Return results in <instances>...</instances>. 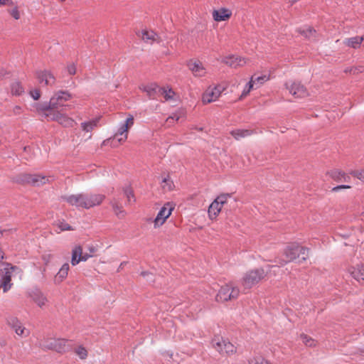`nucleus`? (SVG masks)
I'll use <instances>...</instances> for the list:
<instances>
[{"label": "nucleus", "instance_id": "obj_37", "mask_svg": "<svg viewBox=\"0 0 364 364\" xmlns=\"http://www.w3.org/2000/svg\"><path fill=\"white\" fill-rule=\"evenodd\" d=\"M221 208L219 206H208V213L210 220H214L220 213Z\"/></svg>", "mask_w": 364, "mask_h": 364}, {"label": "nucleus", "instance_id": "obj_21", "mask_svg": "<svg viewBox=\"0 0 364 364\" xmlns=\"http://www.w3.org/2000/svg\"><path fill=\"white\" fill-rule=\"evenodd\" d=\"M140 89L146 93L149 99L155 100L160 96V90L161 89V87L158 86L156 84L153 83L147 85H144L141 87Z\"/></svg>", "mask_w": 364, "mask_h": 364}, {"label": "nucleus", "instance_id": "obj_60", "mask_svg": "<svg viewBox=\"0 0 364 364\" xmlns=\"http://www.w3.org/2000/svg\"><path fill=\"white\" fill-rule=\"evenodd\" d=\"M165 205H170V203H166Z\"/></svg>", "mask_w": 364, "mask_h": 364}, {"label": "nucleus", "instance_id": "obj_53", "mask_svg": "<svg viewBox=\"0 0 364 364\" xmlns=\"http://www.w3.org/2000/svg\"><path fill=\"white\" fill-rule=\"evenodd\" d=\"M8 75L9 73L6 70L3 68L0 69V80L4 79Z\"/></svg>", "mask_w": 364, "mask_h": 364}, {"label": "nucleus", "instance_id": "obj_56", "mask_svg": "<svg viewBox=\"0 0 364 364\" xmlns=\"http://www.w3.org/2000/svg\"><path fill=\"white\" fill-rule=\"evenodd\" d=\"M260 364H272V363L270 362H269L268 360L263 358V360H261Z\"/></svg>", "mask_w": 364, "mask_h": 364}, {"label": "nucleus", "instance_id": "obj_35", "mask_svg": "<svg viewBox=\"0 0 364 364\" xmlns=\"http://www.w3.org/2000/svg\"><path fill=\"white\" fill-rule=\"evenodd\" d=\"M74 352L81 360H85L88 356L87 350L82 346H77L75 348Z\"/></svg>", "mask_w": 364, "mask_h": 364}, {"label": "nucleus", "instance_id": "obj_49", "mask_svg": "<svg viewBox=\"0 0 364 364\" xmlns=\"http://www.w3.org/2000/svg\"><path fill=\"white\" fill-rule=\"evenodd\" d=\"M67 70L70 75H75L76 73L75 65L74 64L68 65L67 67Z\"/></svg>", "mask_w": 364, "mask_h": 364}, {"label": "nucleus", "instance_id": "obj_13", "mask_svg": "<svg viewBox=\"0 0 364 364\" xmlns=\"http://www.w3.org/2000/svg\"><path fill=\"white\" fill-rule=\"evenodd\" d=\"M134 124V117L129 115L125 122L121 125L118 131L114 135V139H117L119 143L124 142L128 136L129 129Z\"/></svg>", "mask_w": 364, "mask_h": 364}, {"label": "nucleus", "instance_id": "obj_8", "mask_svg": "<svg viewBox=\"0 0 364 364\" xmlns=\"http://www.w3.org/2000/svg\"><path fill=\"white\" fill-rule=\"evenodd\" d=\"M14 181L22 184H31L35 186H40L49 182V178L37 174L21 173L18 175Z\"/></svg>", "mask_w": 364, "mask_h": 364}, {"label": "nucleus", "instance_id": "obj_10", "mask_svg": "<svg viewBox=\"0 0 364 364\" xmlns=\"http://www.w3.org/2000/svg\"><path fill=\"white\" fill-rule=\"evenodd\" d=\"M6 323L20 338H27L31 333L30 330L26 328L22 322L15 316L7 317Z\"/></svg>", "mask_w": 364, "mask_h": 364}, {"label": "nucleus", "instance_id": "obj_28", "mask_svg": "<svg viewBox=\"0 0 364 364\" xmlns=\"http://www.w3.org/2000/svg\"><path fill=\"white\" fill-rule=\"evenodd\" d=\"M230 133L236 140H240L242 138L250 136L256 132L251 129H237L232 130Z\"/></svg>", "mask_w": 364, "mask_h": 364}, {"label": "nucleus", "instance_id": "obj_11", "mask_svg": "<svg viewBox=\"0 0 364 364\" xmlns=\"http://www.w3.org/2000/svg\"><path fill=\"white\" fill-rule=\"evenodd\" d=\"M285 87L295 98H304L309 95L306 87L300 82L289 81L285 83Z\"/></svg>", "mask_w": 364, "mask_h": 364}, {"label": "nucleus", "instance_id": "obj_17", "mask_svg": "<svg viewBox=\"0 0 364 364\" xmlns=\"http://www.w3.org/2000/svg\"><path fill=\"white\" fill-rule=\"evenodd\" d=\"M188 67L195 77H203L206 74L205 68L198 60H191L188 63Z\"/></svg>", "mask_w": 364, "mask_h": 364}, {"label": "nucleus", "instance_id": "obj_7", "mask_svg": "<svg viewBox=\"0 0 364 364\" xmlns=\"http://www.w3.org/2000/svg\"><path fill=\"white\" fill-rule=\"evenodd\" d=\"M211 344L213 348L221 355H231L236 352L235 346L219 335L213 338Z\"/></svg>", "mask_w": 364, "mask_h": 364}, {"label": "nucleus", "instance_id": "obj_38", "mask_svg": "<svg viewBox=\"0 0 364 364\" xmlns=\"http://www.w3.org/2000/svg\"><path fill=\"white\" fill-rule=\"evenodd\" d=\"M160 90V96L164 97L166 100H172L175 95V92L171 88L166 89L165 87H161Z\"/></svg>", "mask_w": 364, "mask_h": 364}, {"label": "nucleus", "instance_id": "obj_29", "mask_svg": "<svg viewBox=\"0 0 364 364\" xmlns=\"http://www.w3.org/2000/svg\"><path fill=\"white\" fill-rule=\"evenodd\" d=\"M100 118H94L81 123V129L85 132H91L98 127Z\"/></svg>", "mask_w": 364, "mask_h": 364}, {"label": "nucleus", "instance_id": "obj_45", "mask_svg": "<svg viewBox=\"0 0 364 364\" xmlns=\"http://www.w3.org/2000/svg\"><path fill=\"white\" fill-rule=\"evenodd\" d=\"M267 80H268V77H267V75H262V76H259L257 77H254V80H255V85H257V87H258L259 86L262 85Z\"/></svg>", "mask_w": 364, "mask_h": 364}, {"label": "nucleus", "instance_id": "obj_23", "mask_svg": "<svg viewBox=\"0 0 364 364\" xmlns=\"http://www.w3.org/2000/svg\"><path fill=\"white\" fill-rule=\"evenodd\" d=\"M327 174L334 181L336 182L341 183V182H350V177L346 174L345 172L334 169L328 171Z\"/></svg>", "mask_w": 364, "mask_h": 364}, {"label": "nucleus", "instance_id": "obj_61", "mask_svg": "<svg viewBox=\"0 0 364 364\" xmlns=\"http://www.w3.org/2000/svg\"><path fill=\"white\" fill-rule=\"evenodd\" d=\"M362 353H364V348L362 350Z\"/></svg>", "mask_w": 364, "mask_h": 364}, {"label": "nucleus", "instance_id": "obj_20", "mask_svg": "<svg viewBox=\"0 0 364 364\" xmlns=\"http://www.w3.org/2000/svg\"><path fill=\"white\" fill-rule=\"evenodd\" d=\"M222 62L233 68L242 67L247 63L245 58H242L235 55L226 56L223 59Z\"/></svg>", "mask_w": 364, "mask_h": 364}, {"label": "nucleus", "instance_id": "obj_31", "mask_svg": "<svg viewBox=\"0 0 364 364\" xmlns=\"http://www.w3.org/2000/svg\"><path fill=\"white\" fill-rule=\"evenodd\" d=\"M299 338L302 341L303 344L306 347L314 348L318 344V341L316 340L305 333H301Z\"/></svg>", "mask_w": 364, "mask_h": 364}, {"label": "nucleus", "instance_id": "obj_39", "mask_svg": "<svg viewBox=\"0 0 364 364\" xmlns=\"http://www.w3.org/2000/svg\"><path fill=\"white\" fill-rule=\"evenodd\" d=\"M87 250L88 251V252H85V255L87 256V259L90 257H94L95 255H96L97 252H98V247L97 245H89L87 247Z\"/></svg>", "mask_w": 364, "mask_h": 364}, {"label": "nucleus", "instance_id": "obj_34", "mask_svg": "<svg viewBox=\"0 0 364 364\" xmlns=\"http://www.w3.org/2000/svg\"><path fill=\"white\" fill-rule=\"evenodd\" d=\"M24 92V89L19 82H14L11 85V92L13 95L19 96Z\"/></svg>", "mask_w": 364, "mask_h": 364}, {"label": "nucleus", "instance_id": "obj_32", "mask_svg": "<svg viewBox=\"0 0 364 364\" xmlns=\"http://www.w3.org/2000/svg\"><path fill=\"white\" fill-rule=\"evenodd\" d=\"M174 187V183L168 175L163 178L161 182V188L164 192L171 191L173 190Z\"/></svg>", "mask_w": 364, "mask_h": 364}, {"label": "nucleus", "instance_id": "obj_3", "mask_svg": "<svg viewBox=\"0 0 364 364\" xmlns=\"http://www.w3.org/2000/svg\"><path fill=\"white\" fill-rule=\"evenodd\" d=\"M40 346L43 350H53L60 354L70 349L68 341L61 338H45L41 341Z\"/></svg>", "mask_w": 364, "mask_h": 364}, {"label": "nucleus", "instance_id": "obj_1", "mask_svg": "<svg viewBox=\"0 0 364 364\" xmlns=\"http://www.w3.org/2000/svg\"><path fill=\"white\" fill-rule=\"evenodd\" d=\"M71 95L65 91H58L55 92L50 99L48 103H36L33 105L35 110L41 116L45 115L46 112H58V109L67 107L65 102L70 100Z\"/></svg>", "mask_w": 364, "mask_h": 364}, {"label": "nucleus", "instance_id": "obj_41", "mask_svg": "<svg viewBox=\"0 0 364 364\" xmlns=\"http://www.w3.org/2000/svg\"><path fill=\"white\" fill-rule=\"evenodd\" d=\"M113 212L119 218H124L126 215L123 206H113Z\"/></svg>", "mask_w": 364, "mask_h": 364}, {"label": "nucleus", "instance_id": "obj_43", "mask_svg": "<svg viewBox=\"0 0 364 364\" xmlns=\"http://www.w3.org/2000/svg\"><path fill=\"white\" fill-rule=\"evenodd\" d=\"M350 174L356 177L359 180L364 181V170L351 171Z\"/></svg>", "mask_w": 364, "mask_h": 364}, {"label": "nucleus", "instance_id": "obj_51", "mask_svg": "<svg viewBox=\"0 0 364 364\" xmlns=\"http://www.w3.org/2000/svg\"><path fill=\"white\" fill-rule=\"evenodd\" d=\"M12 112L14 115H19L22 113V107L21 106L16 105L14 107Z\"/></svg>", "mask_w": 364, "mask_h": 364}, {"label": "nucleus", "instance_id": "obj_52", "mask_svg": "<svg viewBox=\"0 0 364 364\" xmlns=\"http://www.w3.org/2000/svg\"><path fill=\"white\" fill-rule=\"evenodd\" d=\"M6 5L13 6L14 2L11 0H0V6Z\"/></svg>", "mask_w": 364, "mask_h": 364}, {"label": "nucleus", "instance_id": "obj_58", "mask_svg": "<svg viewBox=\"0 0 364 364\" xmlns=\"http://www.w3.org/2000/svg\"><path fill=\"white\" fill-rule=\"evenodd\" d=\"M141 274H142L143 276H145L146 274H147V273H145V272H142V273H141Z\"/></svg>", "mask_w": 364, "mask_h": 364}, {"label": "nucleus", "instance_id": "obj_9", "mask_svg": "<svg viewBox=\"0 0 364 364\" xmlns=\"http://www.w3.org/2000/svg\"><path fill=\"white\" fill-rule=\"evenodd\" d=\"M42 117L46 118L48 120L57 122L64 127H73L76 124L73 118L63 113L62 111L46 112V114Z\"/></svg>", "mask_w": 364, "mask_h": 364}, {"label": "nucleus", "instance_id": "obj_19", "mask_svg": "<svg viewBox=\"0 0 364 364\" xmlns=\"http://www.w3.org/2000/svg\"><path fill=\"white\" fill-rule=\"evenodd\" d=\"M137 35L146 43L153 44L155 42H161V38L159 35L151 30H143L141 32H139Z\"/></svg>", "mask_w": 364, "mask_h": 364}, {"label": "nucleus", "instance_id": "obj_14", "mask_svg": "<svg viewBox=\"0 0 364 364\" xmlns=\"http://www.w3.org/2000/svg\"><path fill=\"white\" fill-rule=\"evenodd\" d=\"M225 87L220 85L209 87L203 95L202 100L204 104L210 103L217 100Z\"/></svg>", "mask_w": 364, "mask_h": 364}, {"label": "nucleus", "instance_id": "obj_6", "mask_svg": "<svg viewBox=\"0 0 364 364\" xmlns=\"http://www.w3.org/2000/svg\"><path fill=\"white\" fill-rule=\"evenodd\" d=\"M240 295V289L232 283L222 286L216 295L218 302H226L237 299Z\"/></svg>", "mask_w": 364, "mask_h": 364}, {"label": "nucleus", "instance_id": "obj_40", "mask_svg": "<svg viewBox=\"0 0 364 364\" xmlns=\"http://www.w3.org/2000/svg\"><path fill=\"white\" fill-rule=\"evenodd\" d=\"M57 227L59 230H56L57 233H60L62 231L66 230H73L74 228H72L68 223L64 222H60L57 224Z\"/></svg>", "mask_w": 364, "mask_h": 364}, {"label": "nucleus", "instance_id": "obj_16", "mask_svg": "<svg viewBox=\"0 0 364 364\" xmlns=\"http://www.w3.org/2000/svg\"><path fill=\"white\" fill-rule=\"evenodd\" d=\"M173 210V207H170L167 208L166 206H163L159 212L158 213L156 217L154 220V225L155 228H158L163 225L166 220L171 215V213Z\"/></svg>", "mask_w": 364, "mask_h": 364}, {"label": "nucleus", "instance_id": "obj_55", "mask_svg": "<svg viewBox=\"0 0 364 364\" xmlns=\"http://www.w3.org/2000/svg\"><path fill=\"white\" fill-rule=\"evenodd\" d=\"M126 264H127V262H122V263L119 264V268H118V269H117V272H119L121 269H123V267H124V266Z\"/></svg>", "mask_w": 364, "mask_h": 364}, {"label": "nucleus", "instance_id": "obj_44", "mask_svg": "<svg viewBox=\"0 0 364 364\" xmlns=\"http://www.w3.org/2000/svg\"><path fill=\"white\" fill-rule=\"evenodd\" d=\"M124 194L126 195L129 203H134L135 198L133 194V191L127 188L124 190Z\"/></svg>", "mask_w": 364, "mask_h": 364}, {"label": "nucleus", "instance_id": "obj_22", "mask_svg": "<svg viewBox=\"0 0 364 364\" xmlns=\"http://www.w3.org/2000/svg\"><path fill=\"white\" fill-rule=\"evenodd\" d=\"M30 297L40 308H43L48 302L47 297L38 289L32 291Z\"/></svg>", "mask_w": 364, "mask_h": 364}, {"label": "nucleus", "instance_id": "obj_30", "mask_svg": "<svg viewBox=\"0 0 364 364\" xmlns=\"http://www.w3.org/2000/svg\"><path fill=\"white\" fill-rule=\"evenodd\" d=\"M362 42L363 38H360V36H354L352 38H346L343 41V44L349 48L356 49L360 46Z\"/></svg>", "mask_w": 364, "mask_h": 364}, {"label": "nucleus", "instance_id": "obj_5", "mask_svg": "<svg viewBox=\"0 0 364 364\" xmlns=\"http://www.w3.org/2000/svg\"><path fill=\"white\" fill-rule=\"evenodd\" d=\"M266 275L262 268L249 270L244 274L241 284L245 289H250L262 280Z\"/></svg>", "mask_w": 364, "mask_h": 364}, {"label": "nucleus", "instance_id": "obj_26", "mask_svg": "<svg viewBox=\"0 0 364 364\" xmlns=\"http://www.w3.org/2000/svg\"><path fill=\"white\" fill-rule=\"evenodd\" d=\"M232 12L225 8H221L213 11V18L215 21H226L230 18Z\"/></svg>", "mask_w": 364, "mask_h": 364}, {"label": "nucleus", "instance_id": "obj_18", "mask_svg": "<svg viewBox=\"0 0 364 364\" xmlns=\"http://www.w3.org/2000/svg\"><path fill=\"white\" fill-rule=\"evenodd\" d=\"M87 260V256L82 252V247L80 245H75L72 250L71 264L75 266L80 262Z\"/></svg>", "mask_w": 364, "mask_h": 364}, {"label": "nucleus", "instance_id": "obj_15", "mask_svg": "<svg viewBox=\"0 0 364 364\" xmlns=\"http://www.w3.org/2000/svg\"><path fill=\"white\" fill-rule=\"evenodd\" d=\"M347 272L358 283L364 284V262H359L350 265Z\"/></svg>", "mask_w": 364, "mask_h": 364}, {"label": "nucleus", "instance_id": "obj_4", "mask_svg": "<svg viewBox=\"0 0 364 364\" xmlns=\"http://www.w3.org/2000/svg\"><path fill=\"white\" fill-rule=\"evenodd\" d=\"M105 196L103 195H93L87 196L86 195H76L64 197L63 202L70 204L78 203L79 205H100L104 202Z\"/></svg>", "mask_w": 364, "mask_h": 364}, {"label": "nucleus", "instance_id": "obj_47", "mask_svg": "<svg viewBox=\"0 0 364 364\" xmlns=\"http://www.w3.org/2000/svg\"><path fill=\"white\" fill-rule=\"evenodd\" d=\"M30 95L33 97V100H37L41 97L40 90L38 89H35L30 91Z\"/></svg>", "mask_w": 364, "mask_h": 364}, {"label": "nucleus", "instance_id": "obj_36", "mask_svg": "<svg viewBox=\"0 0 364 364\" xmlns=\"http://www.w3.org/2000/svg\"><path fill=\"white\" fill-rule=\"evenodd\" d=\"M255 84V80H254V76H252L250 82L246 85L245 89L243 90L240 99H242L245 97L254 88V85Z\"/></svg>", "mask_w": 364, "mask_h": 364}, {"label": "nucleus", "instance_id": "obj_27", "mask_svg": "<svg viewBox=\"0 0 364 364\" xmlns=\"http://www.w3.org/2000/svg\"><path fill=\"white\" fill-rule=\"evenodd\" d=\"M70 266L68 263L63 264L58 272L55 274L54 278L55 284H59L63 282L68 277Z\"/></svg>", "mask_w": 364, "mask_h": 364}, {"label": "nucleus", "instance_id": "obj_57", "mask_svg": "<svg viewBox=\"0 0 364 364\" xmlns=\"http://www.w3.org/2000/svg\"><path fill=\"white\" fill-rule=\"evenodd\" d=\"M3 259H4V253L1 250V249L0 248V260H1Z\"/></svg>", "mask_w": 364, "mask_h": 364}, {"label": "nucleus", "instance_id": "obj_59", "mask_svg": "<svg viewBox=\"0 0 364 364\" xmlns=\"http://www.w3.org/2000/svg\"><path fill=\"white\" fill-rule=\"evenodd\" d=\"M360 38H363V41H364V36L362 37H360Z\"/></svg>", "mask_w": 364, "mask_h": 364}, {"label": "nucleus", "instance_id": "obj_46", "mask_svg": "<svg viewBox=\"0 0 364 364\" xmlns=\"http://www.w3.org/2000/svg\"><path fill=\"white\" fill-rule=\"evenodd\" d=\"M179 119L180 116L178 114L175 113L166 119V122L168 124V125H171L175 122L178 121Z\"/></svg>", "mask_w": 364, "mask_h": 364}, {"label": "nucleus", "instance_id": "obj_24", "mask_svg": "<svg viewBox=\"0 0 364 364\" xmlns=\"http://www.w3.org/2000/svg\"><path fill=\"white\" fill-rule=\"evenodd\" d=\"M237 202V200L232 194L223 193L218 196L210 205H225V203L232 204Z\"/></svg>", "mask_w": 364, "mask_h": 364}, {"label": "nucleus", "instance_id": "obj_33", "mask_svg": "<svg viewBox=\"0 0 364 364\" xmlns=\"http://www.w3.org/2000/svg\"><path fill=\"white\" fill-rule=\"evenodd\" d=\"M298 32L306 38L310 39L315 36L316 30L311 27L305 26L298 29Z\"/></svg>", "mask_w": 364, "mask_h": 364}, {"label": "nucleus", "instance_id": "obj_50", "mask_svg": "<svg viewBox=\"0 0 364 364\" xmlns=\"http://www.w3.org/2000/svg\"><path fill=\"white\" fill-rule=\"evenodd\" d=\"M350 188H351V186L349 185H341V186H338L333 188L332 191L337 192L341 189H348Z\"/></svg>", "mask_w": 364, "mask_h": 364}, {"label": "nucleus", "instance_id": "obj_12", "mask_svg": "<svg viewBox=\"0 0 364 364\" xmlns=\"http://www.w3.org/2000/svg\"><path fill=\"white\" fill-rule=\"evenodd\" d=\"M16 269L18 268L10 264L4 268L0 279V289H2L4 293L7 292L12 287L11 277L14 272Z\"/></svg>", "mask_w": 364, "mask_h": 364}, {"label": "nucleus", "instance_id": "obj_2", "mask_svg": "<svg viewBox=\"0 0 364 364\" xmlns=\"http://www.w3.org/2000/svg\"><path fill=\"white\" fill-rule=\"evenodd\" d=\"M310 252V249L296 242L290 243L283 250L285 259H282L279 263L281 266H284L296 259H298L299 264L303 263L309 259Z\"/></svg>", "mask_w": 364, "mask_h": 364}, {"label": "nucleus", "instance_id": "obj_48", "mask_svg": "<svg viewBox=\"0 0 364 364\" xmlns=\"http://www.w3.org/2000/svg\"><path fill=\"white\" fill-rule=\"evenodd\" d=\"M262 360H263L262 358L253 357V358L249 359L248 363L249 364H260Z\"/></svg>", "mask_w": 364, "mask_h": 364}, {"label": "nucleus", "instance_id": "obj_42", "mask_svg": "<svg viewBox=\"0 0 364 364\" xmlns=\"http://www.w3.org/2000/svg\"><path fill=\"white\" fill-rule=\"evenodd\" d=\"M7 11L15 20H18L21 18V14L17 6Z\"/></svg>", "mask_w": 364, "mask_h": 364}, {"label": "nucleus", "instance_id": "obj_54", "mask_svg": "<svg viewBox=\"0 0 364 364\" xmlns=\"http://www.w3.org/2000/svg\"><path fill=\"white\" fill-rule=\"evenodd\" d=\"M363 70V67L354 68H352L350 70V72H353L355 74V73H359V72H362Z\"/></svg>", "mask_w": 364, "mask_h": 364}, {"label": "nucleus", "instance_id": "obj_25", "mask_svg": "<svg viewBox=\"0 0 364 364\" xmlns=\"http://www.w3.org/2000/svg\"><path fill=\"white\" fill-rule=\"evenodd\" d=\"M36 77L40 82H45L46 85H52L55 83V79L53 75L48 70L38 71L36 73Z\"/></svg>", "mask_w": 364, "mask_h": 364}]
</instances>
